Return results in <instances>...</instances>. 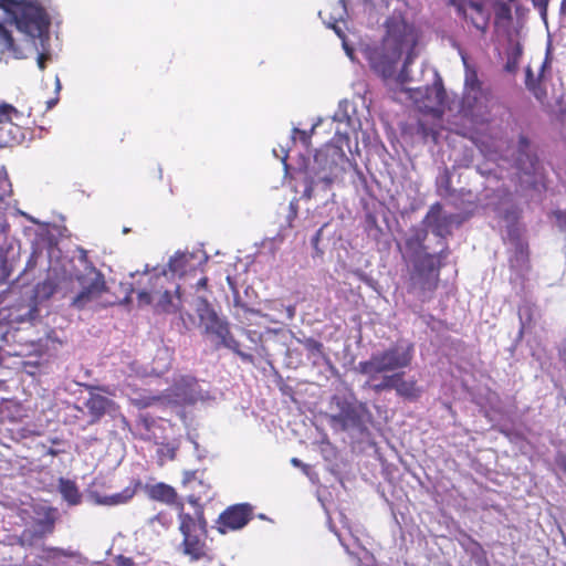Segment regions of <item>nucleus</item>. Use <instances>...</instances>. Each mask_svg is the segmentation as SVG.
I'll use <instances>...</instances> for the list:
<instances>
[{"mask_svg":"<svg viewBox=\"0 0 566 566\" xmlns=\"http://www.w3.org/2000/svg\"><path fill=\"white\" fill-rule=\"evenodd\" d=\"M19 262V248L10 243L0 247V283H6Z\"/></svg>","mask_w":566,"mask_h":566,"instance_id":"23","label":"nucleus"},{"mask_svg":"<svg viewBox=\"0 0 566 566\" xmlns=\"http://www.w3.org/2000/svg\"><path fill=\"white\" fill-rule=\"evenodd\" d=\"M18 7L21 8V12L15 17L17 27L30 38L39 40V43H35V49L39 53L36 63L40 70H44L46 61L51 59L49 44L50 18L35 0L29 2L24 0L21 4L12 6L10 12L12 8ZM7 12L9 13V11Z\"/></svg>","mask_w":566,"mask_h":566,"instance_id":"5","label":"nucleus"},{"mask_svg":"<svg viewBox=\"0 0 566 566\" xmlns=\"http://www.w3.org/2000/svg\"><path fill=\"white\" fill-rule=\"evenodd\" d=\"M460 545L476 566H490L486 552L478 541L465 535L460 539Z\"/></svg>","mask_w":566,"mask_h":566,"instance_id":"25","label":"nucleus"},{"mask_svg":"<svg viewBox=\"0 0 566 566\" xmlns=\"http://www.w3.org/2000/svg\"><path fill=\"white\" fill-rule=\"evenodd\" d=\"M196 258L193 252H181L177 251L168 262L169 271L172 275L182 276L188 270H191L193 265L191 261Z\"/></svg>","mask_w":566,"mask_h":566,"instance_id":"26","label":"nucleus"},{"mask_svg":"<svg viewBox=\"0 0 566 566\" xmlns=\"http://www.w3.org/2000/svg\"><path fill=\"white\" fill-rule=\"evenodd\" d=\"M138 485H139V482H136L134 485L126 486L122 492L114 493L111 495H101L97 492H91L90 497L97 505H105V506L123 505V504L128 503L134 497Z\"/></svg>","mask_w":566,"mask_h":566,"instance_id":"21","label":"nucleus"},{"mask_svg":"<svg viewBox=\"0 0 566 566\" xmlns=\"http://www.w3.org/2000/svg\"><path fill=\"white\" fill-rule=\"evenodd\" d=\"M91 416L90 423L97 422L104 415L111 413L115 410V402L105 396L98 394H91L85 402Z\"/></svg>","mask_w":566,"mask_h":566,"instance_id":"22","label":"nucleus"},{"mask_svg":"<svg viewBox=\"0 0 566 566\" xmlns=\"http://www.w3.org/2000/svg\"><path fill=\"white\" fill-rule=\"evenodd\" d=\"M386 4H388V0H382Z\"/></svg>","mask_w":566,"mask_h":566,"instance_id":"53","label":"nucleus"},{"mask_svg":"<svg viewBox=\"0 0 566 566\" xmlns=\"http://www.w3.org/2000/svg\"><path fill=\"white\" fill-rule=\"evenodd\" d=\"M486 205L507 222V238L512 245L510 265L518 273L524 272L527 270L528 251L527 244L521 239L518 229L514 224L517 219V211L512 202L511 192L505 188H499L495 190L494 198Z\"/></svg>","mask_w":566,"mask_h":566,"instance_id":"6","label":"nucleus"},{"mask_svg":"<svg viewBox=\"0 0 566 566\" xmlns=\"http://www.w3.org/2000/svg\"><path fill=\"white\" fill-rule=\"evenodd\" d=\"M113 566H140L134 562L133 558L124 556V555H116L112 559Z\"/></svg>","mask_w":566,"mask_h":566,"instance_id":"38","label":"nucleus"},{"mask_svg":"<svg viewBox=\"0 0 566 566\" xmlns=\"http://www.w3.org/2000/svg\"><path fill=\"white\" fill-rule=\"evenodd\" d=\"M78 262L82 269H77L74 277L81 290L71 298V306L83 311L96 302L106 292L104 275L88 261L87 252L80 250Z\"/></svg>","mask_w":566,"mask_h":566,"instance_id":"8","label":"nucleus"},{"mask_svg":"<svg viewBox=\"0 0 566 566\" xmlns=\"http://www.w3.org/2000/svg\"><path fill=\"white\" fill-rule=\"evenodd\" d=\"M56 103H57V99H56V98L48 101V102H46V104H48V108H49V109H50V108H52L53 106H55V104H56Z\"/></svg>","mask_w":566,"mask_h":566,"instance_id":"47","label":"nucleus"},{"mask_svg":"<svg viewBox=\"0 0 566 566\" xmlns=\"http://www.w3.org/2000/svg\"><path fill=\"white\" fill-rule=\"evenodd\" d=\"M179 531L182 534V542L178 551L187 556L191 562L200 560L208 556L206 544L207 522L202 514L192 516L190 514H179Z\"/></svg>","mask_w":566,"mask_h":566,"instance_id":"10","label":"nucleus"},{"mask_svg":"<svg viewBox=\"0 0 566 566\" xmlns=\"http://www.w3.org/2000/svg\"><path fill=\"white\" fill-rule=\"evenodd\" d=\"M190 441H191V443H192L193 448H195L196 450H198V448H199L198 443H197L196 441H193V440H190Z\"/></svg>","mask_w":566,"mask_h":566,"instance_id":"52","label":"nucleus"},{"mask_svg":"<svg viewBox=\"0 0 566 566\" xmlns=\"http://www.w3.org/2000/svg\"><path fill=\"white\" fill-rule=\"evenodd\" d=\"M206 283H207V279H201V280L198 282V284H199L200 286L206 285Z\"/></svg>","mask_w":566,"mask_h":566,"instance_id":"51","label":"nucleus"},{"mask_svg":"<svg viewBox=\"0 0 566 566\" xmlns=\"http://www.w3.org/2000/svg\"><path fill=\"white\" fill-rule=\"evenodd\" d=\"M0 52L10 53L14 59L23 57L22 51L15 45L11 33L0 23Z\"/></svg>","mask_w":566,"mask_h":566,"instance_id":"30","label":"nucleus"},{"mask_svg":"<svg viewBox=\"0 0 566 566\" xmlns=\"http://www.w3.org/2000/svg\"><path fill=\"white\" fill-rule=\"evenodd\" d=\"M422 223L427 231H431L442 241L446 237L451 234L452 226L460 223V216L448 213L443 211L440 203H434L430 207Z\"/></svg>","mask_w":566,"mask_h":566,"instance_id":"15","label":"nucleus"},{"mask_svg":"<svg viewBox=\"0 0 566 566\" xmlns=\"http://www.w3.org/2000/svg\"><path fill=\"white\" fill-rule=\"evenodd\" d=\"M11 193V184L9 181L4 167H0V201Z\"/></svg>","mask_w":566,"mask_h":566,"instance_id":"37","label":"nucleus"},{"mask_svg":"<svg viewBox=\"0 0 566 566\" xmlns=\"http://www.w3.org/2000/svg\"><path fill=\"white\" fill-rule=\"evenodd\" d=\"M252 516V506L248 503L228 507L218 520V530L224 534L228 530H240L248 524Z\"/></svg>","mask_w":566,"mask_h":566,"instance_id":"19","label":"nucleus"},{"mask_svg":"<svg viewBox=\"0 0 566 566\" xmlns=\"http://www.w3.org/2000/svg\"><path fill=\"white\" fill-rule=\"evenodd\" d=\"M150 274L149 265L146 264L143 273L139 271L132 272L129 274V277L134 280L136 276H149L148 277V284L149 286L142 285V282L138 281H132L127 282L130 286V291L135 292L137 294L138 301L142 304H150L153 301H155V295L159 294V297L156 302V306L159 311L165 313H176L180 310V294L179 289L177 287L175 295H172L169 291H165L164 293H159L156 289L158 285V281L161 280V276L166 275V270H158L157 268H153Z\"/></svg>","mask_w":566,"mask_h":566,"instance_id":"7","label":"nucleus"},{"mask_svg":"<svg viewBox=\"0 0 566 566\" xmlns=\"http://www.w3.org/2000/svg\"><path fill=\"white\" fill-rule=\"evenodd\" d=\"M264 311L258 316L266 318L271 323L284 324L285 321H292L295 317L296 308L294 305H284L281 301H268L264 304Z\"/></svg>","mask_w":566,"mask_h":566,"instance_id":"20","label":"nucleus"},{"mask_svg":"<svg viewBox=\"0 0 566 566\" xmlns=\"http://www.w3.org/2000/svg\"><path fill=\"white\" fill-rule=\"evenodd\" d=\"M522 56V46L520 43H515L511 46L510 52L507 54V61L505 63V71L509 73H514L517 70L518 61Z\"/></svg>","mask_w":566,"mask_h":566,"instance_id":"34","label":"nucleus"},{"mask_svg":"<svg viewBox=\"0 0 566 566\" xmlns=\"http://www.w3.org/2000/svg\"><path fill=\"white\" fill-rule=\"evenodd\" d=\"M176 450L177 448L174 444H160L157 448V455L159 457L160 462L163 463L166 460H174L176 455Z\"/></svg>","mask_w":566,"mask_h":566,"instance_id":"36","label":"nucleus"},{"mask_svg":"<svg viewBox=\"0 0 566 566\" xmlns=\"http://www.w3.org/2000/svg\"><path fill=\"white\" fill-rule=\"evenodd\" d=\"M228 283L232 290L233 293V305L235 308L234 316L237 319H239L241 323H245L250 321V316L255 314H261V310L250 308L241 301V297L239 295V292L237 291L235 286L233 285V282L230 276L227 277Z\"/></svg>","mask_w":566,"mask_h":566,"instance_id":"27","label":"nucleus"},{"mask_svg":"<svg viewBox=\"0 0 566 566\" xmlns=\"http://www.w3.org/2000/svg\"><path fill=\"white\" fill-rule=\"evenodd\" d=\"M149 496L153 500L167 504H172L177 500V493L174 488L165 483H157L149 489Z\"/></svg>","mask_w":566,"mask_h":566,"instance_id":"29","label":"nucleus"},{"mask_svg":"<svg viewBox=\"0 0 566 566\" xmlns=\"http://www.w3.org/2000/svg\"><path fill=\"white\" fill-rule=\"evenodd\" d=\"M427 235V229H413L406 239L403 248L399 245L403 259L411 265V286L421 292H432L437 287L442 261L449 255L444 242L439 252L429 253L424 245Z\"/></svg>","mask_w":566,"mask_h":566,"instance_id":"2","label":"nucleus"},{"mask_svg":"<svg viewBox=\"0 0 566 566\" xmlns=\"http://www.w3.org/2000/svg\"><path fill=\"white\" fill-rule=\"evenodd\" d=\"M197 313L200 322L203 324L205 332L216 337V348H228L243 361L253 363V356L240 349V343L231 333L229 322L219 317L205 298H198Z\"/></svg>","mask_w":566,"mask_h":566,"instance_id":"9","label":"nucleus"},{"mask_svg":"<svg viewBox=\"0 0 566 566\" xmlns=\"http://www.w3.org/2000/svg\"><path fill=\"white\" fill-rule=\"evenodd\" d=\"M298 135L300 136V139L303 142V143H306L307 139L310 138L308 134L305 132V130H301L296 127L293 128V136H292V142L294 143L295 140V136Z\"/></svg>","mask_w":566,"mask_h":566,"instance_id":"42","label":"nucleus"},{"mask_svg":"<svg viewBox=\"0 0 566 566\" xmlns=\"http://www.w3.org/2000/svg\"><path fill=\"white\" fill-rule=\"evenodd\" d=\"M196 478V472L195 471H187L185 472V480L184 482L185 483H190L192 480H195Z\"/></svg>","mask_w":566,"mask_h":566,"instance_id":"44","label":"nucleus"},{"mask_svg":"<svg viewBox=\"0 0 566 566\" xmlns=\"http://www.w3.org/2000/svg\"><path fill=\"white\" fill-rule=\"evenodd\" d=\"M464 65L465 78L462 105L472 113L479 112L485 105L486 94L482 88V83L479 81L476 72L470 69L465 61Z\"/></svg>","mask_w":566,"mask_h":566,"instance_id":"16","label":"nucleus"},{"mask_svg":"<svg viewBox=\"0 0 566 566\" xmlns=\"http://www.w3.org/2000/svg\"><path fill=\"white\" fill-rule=\"evenodd\" d=\"M281 153H282V156L277 154L276 149H273L274 156L276 158H280L282 161H285L286 157H287V153H286V150L283 147L281 148Z\"/></svg>","mask_w":566,"mask_h":566,"instance_id":"45","label":"nucleus"},{"mask_svg":"<svg viewBox=\"0 0 566 566\" xmlns=\"http://www.w3.org/2000/svg\"><path fill=\"white\" fill-rule=\"evenodd\" d=\"M43 557L46 559H60L61 557H67L75 559L77 563L82 560V555L80 552L67 548H59V547H46L43 549Z\"/></svg>","mask_w":566,"mask_h":566,"instance_id":"32","label":"nucleus"},{"mask_svg":"<svg viewBox=\"0 0 566 566\" xmlns=\"http://www.w3.org/2000/svg\"><path fill=\"white\" fill-rule=\"evenodd\" d=\"M554 463L560 471L566 473V452L562 450L557 451L554 458Z\"/></svg>","mask_w":566,"mask_h":566,"instance_id":"39","label":"nucleus"},{"mask_svg":"<svg viewBox=\"0 0 566 566\" xmlns=\"http://www.w3.org/2000/svg\"><path fill=\"white\" fill-rule=\"evenodd\" d=\"M57 453H59V451L54 450V449H49V451H48V454H50V455H56Z\"/></svg>","mask_w":566,"mask_h":566,"instance_id":"49","label":"nucleus"},{"mask_svg":"<svg viewBox=\"0 0 566 566\" xmlns=\"http://www.w3.org/2000/svg\"><path fill=\"white\" fill-rule=\"evenodd\" d=\"M55 87H56V91L61 90V82H60L59 77H56V80H55Z\"/></svg>","mask_w":566,"mask_h":566,"instance_id":"48","label":"nucleus"},{"mask_svg":"<svg viewBox=\"0 0 566 566\" xmlns=\"http://www.w3.org/2000/svg\"><path fill=\"white\" fill-rule=\"evenodd\" d=\"M415 357V347L407 340H398L382 350L375 352L369 359L359 361L357 370L367 376L370 386L381 377L401 373L410 367Z\"/></svg>","mask_w":566,"mask_h":566,"instance_id":"3","label":"nucleus"},{"mask_svg":"<svg viewBox=\"0 0 566 566\" xmlns=\"http://www.w3.org/2000/svg\"><path fill=\"white\" fill-rule=\"evenodd\" d=\"M17 114V109L11 105L3 104L0 106V143L7 144L8 140L2 138L3 133L11 134L13 129H18L17 126L10 120V114Z\"/></svg>","mask_w":566,"mask_h":566,"instance_id":"31","label":"nucleus"},{"mask_svg":"<svg viewBox=\"0 0 566 566\" xmlns=\"http://www.w3.org/2000/svg\"><path fill=\"white\" fill-rule=\"evenodd\" d=\"M291 463L292 465L296 467V468H302L305 472L306 470L308 469V467L306 464H304L300 459L297 458H292L291 459Z\"/></svg>","mask_w":566,"mask_h":566,"instance_id":"43","label":"nucleus"},{"mask_svg":"<svg viewBox=\"0 0 566 566\" xmlns=\"http://www.w3.org/2000/svg\"><path fill=\"white\" fill-rule=\"evenodd\" d=\"M333 407L335 411L329 415L332 428L340 431H363L366 422L371 418L367 406L363 402H354L344 398L334 397Z\"/></svg>","mask_w":566,"mask_h":566,"instance_id":"11","label":"nucleus"},{"mask_svg":"<svg viewBox=\"0 0 566 566\" xmlns=\"http://www.w3.org/2000/svg\"><path fill=\"white\" fill-rule=\"evenodd\" d=\"M313 358L323 357V344L314 338L297 339Z\"/></svg>","mask_w":566,"mask_h":566,"instance_id":"35","label":"nucleus"},{"mask_svg":"<svg viewBox=\"0 0 566 566\" xmlns=\"http://www.w3.org/2000/svg\"><path fill=\"white\" fill-rule=\"evenodd\" d=\"M333 120L337 123L335 128L336 136L345 139H348L352 132L355 133L361 127V123L357 117L354 104L347 99L339 102L338 108L333 116Z\"/></svg>","mask_w":566,"mask_h":566,"instance_id":"17","label":"nucleus"},{"mask_svg":"<svg viewBox=\"0 0 566 566\" xmlns=\"http://www.w3.org/2000/svg\"><path fill=\"white\" fill-rule=\"evenodd\" d=\"M375 392L395 390L396 396L407 400L416 401L421 397L422 389L413 376L406 377L403 371L381 377L380 381L371 385Z\"/></svg>","mask_w":566,"mask_h":566,"instance_id":"13","label":"nucleus"},{"mask_svg":"<svg viewBox=\"0 0 566 566\" xmlns=\"http://www.w3.org/2000/svg\"><path fill=\"white\" fill-rule=\"evenodd\" d=\"M458 13L476 30L484 33L489 25L490 11L480 2L471 0L452 1Z\"/></svg>","mask_w":566,"mask_h":566,"instance_id":"18","label":"nucleus"},{"mask_svg":"<svg viewBox=\"0 0 566 566\" xmlns=\"http://www.w3.org/2000/svg\"><path fill=\"white\" fill-rule=\"evenodd\" d=\"M59 491L69 505H78L82 501V494L74 481L61 478L59 480Z\"/></svg>","mask_w":566,"mask_h":566,"instance_id":"28","label":"nucleus"},{"mask_svg":"<svg viewBox=\"0 0 566 566\" xmlns=\"http://www.w3.org/2000/svg\"><path fill=\"white\" fill-rule=\"evenodd\" d=\"M558 220H559L560 227L566 229V217L563 216L562 213H559L558 214Z\"/></svg>","mask_w":566,"mask_h":566,"instance_id":"46","label":"nucleus"},{"mask_svg":"<svg viewBox=\"0 0 566 566\" xmlns=\"http://www.w3.org/2000/svg\"><path fill=\"white\" fill-rule=\"evenodd\" d=\"M221 395L217 390H209L206 384L199 382L190 376L181 377L175 385V396L185 403H196L214 401Z\"/></svg>","mask_w":566,"mask_h":566,"instance_id":"14","label":"nucleus"},{"mask_svg":"<svg viewBox=\"0 0 566 566\" xmlns=\"http://www.w3.org/2000/svg\"><path fill=\"white\" fill-rule=\"evenodd\" d=\"M512 166L522 186L533 188L542 179V165L532 149L530 139L520 135L513 154Z\"/></svg>","mask_w":566,"mask_h":566,"instance_id":"12","label":"nucleus"},{"mask_svg":"<svg viewBox=\"0 0 566 566\" xmlns=\"http://www.w3.org/2000/svg\"><path fill=\"white\" fill-rule=\"evenodd\" d=\"M350 165L340 148L327 147L316 151L314 160L308 167L305 196L311 198L317 190L329 189L343 176L346 166Z\"/></svg>","mask_w":566,"mask_h":566,"instance_id":"4","label":"nucleus"},{"mask_svg":"<svg viewBox=\"0 0 566 566\" xmlns=\"http://www.w3.org/2000/svg\"><path fill=\"white\" fill-rule=\"evenodd\" d=\"M548 66H549V59H548V55H546L545 60L541 64V72H539V75L537 78L534 76L533 71L530 66L526 69L525 85L530 91H532L534 93V95L536 97H539V88H538L539 77L542 76V74L544 73L546 67H548Z\"/></svg>","mask_w":566,"mask_h":566,"instance_id":"33","label":"nucleus"},{"mask_svg":"<svg viewBox=\"0 0 566 566\" xmlns=\"http://www.w3.org/2000/svg\"><path fill=\"white\" fill-rule=\"evenodd\" d=\"M53 521L41 520L30 527H27L21 534L22 545L35 546L48 534L53 532Z\"/></svg>","mask_w":566,"mask_h":566,"instance_id":"24","label":"nucleus"},{"mask_svg":"<svg viewBox=\"0 0 566 566\" xmlns=\"http://www.w3.org/2000/svg\"><path fill=\"white\" fill-rule=\"evenodd\" d=\"M24 0H0V9L10 11L12 6L21 4Z\"/></svg>","mask_w":566,"mask_h":566,"instance_id":"41","label":"nucleus"},{"mask_svg":"<svg viewBox=\"0 0 566 566\" xmlns=\"http://www.w3.org/2000/svg\"><path fill=\"white\" fill-rule=\"evenodd\" d=\"M534 7L539 11L542 19L546 22L548 0H532Z\"/></svg>","mask_w":566,"mask_h":566,"instance_id":"40","label":"nucleus"},{"mask_svg":"<svg viewBox=\"0 0 566 566\" xmlns=\"http://www.w3.org/2000/svg\"><path fill=\"white\" fill-rule=\"evenodd\" d=\"M560 10L563 12H566V0H563L562 6H560Z\"/></svg>","mask_w":566,"mask_h":566,"instance_id":"50","label":"nucleus"},{"mask_svg":"<svg viewBox=\"0 0 566 566\" xmlns=\"http://www.w3.org/2000/svg\"><path fill=\"white\" fill-rule=\"evenodd\" d=\"M323 22L332 28L343 40L346 55L358 62L359 53L369 64L370 69L385 81H392L396 88L395 98L400 102H411L419 112L441 117L444 108L446 91L441 78L432 71L434 82L431 86L407 88L406 84L412 81L408 67L411 64L415 46L419 34L413 24L408 23L401 13L396 11L385 22L386 33L380 42L361 41L358 49H353L345 40L339 23L347 14L346 0H338L332 12H318Z\"/></svg>","mask_w":566,"mask_h":566,"instance_id":"1","label":"nucleus"}]
</instances>
